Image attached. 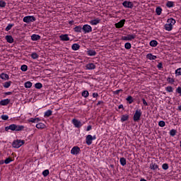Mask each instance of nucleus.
<instances>
[{"instance_id":"1","label":"nucleus","mask_w":181,"mask_h":181,"mask_svg":"<svg viewBox=\"0 0 181 181\" xmlns=\"http://www.w3.org/2000/svg\"><path fill=\"white\" fill-rule=\"evenodd\" d=\"M25 129V127L23 125H17L16 124H10L9 126H7L5 127V131L8 132V131H23Z\"/></svg>"},{"instance_id":"2","label":"nucleus","mask_w":181,"mask_h":181,"mask_svg":"<svg viewBox=\"0 0 181 181\" xmlns=\"http://www.w3.org/2000/svg\"><path fill=\"white\" fill-rule=\"evenodd\" d=\"M23 144H25V141L23 140H15L13 143H12V146L13 148H16V149L21 148V146H22V145H23Z\"/></svg>"},{"instance_id":"3","label":"nucleus","mask_w":181,"mask_h":181,"mask_svg":"<svg viewBox=\"0 0 181 181\" xmlns=\"http://www.w3.org/2000/svg\"><path fill=\"white\" fill-rule=\"evenodd\" d=\"M36 21V17L33 16H27L23 18V21L25 23H30V22H35Z\"/></svg>"},{"instance_id":"4","label":"nucleus","mask_w":181,"mask_h":181,"mask_svg":"<svg viewBox=\"0 0 181 181\" xmlns=\"http://www.w3.org/2000/svg\"><path fill=\"white\" fill-rule=\"evenodd\" d=\"M141 116H142V112L141 111V110H136L133 117L134 121L135 122L139 121V119H141Z\"/></svg>"},{"instance_id":"5","label":"nucleus","mask_w":181,"mask_h":181,"mask_svg":"<svg viewBox=\"0 0 181 181\" xmlns=\"http://www.w3.org/2000/svg\"><path fill=\"white\" fill-rule=\"evenodd\" d=\"M71 122L73 125H74L75 128H81V127L83 125V123L77 119H73Z\"/></svg>"},{"instance_id":"6","label":"nucleus","mask_w":181,"mask_h":181,"mask_svg":"<svg viewBox=\"0 0 181 181\" xmlns=\"http://www.w3.org/2000/svg\"><path fill=\"white\" fill-rule=\"evenodd\" d=\"M82 30L84 33H90L93 32V28H91V25H90L88 24H85L82 27Z\"/></svg>"},{"instance_id":"7","label":"nucleus","mask_w":181,"mask_h":181,"mask_svg":"<svg viewBox=\"0 0 181 181\" xmlns=\"http://www.w3.org/2000/svg\"><path fill=\"white\" fill-rule=\"evenodd\" d=\"M136 37V35L135 34L132 35H127V36L122 37V40H134Z\"/></svg>"},{"instance_id":"8","label":"nucleus","mask_w":181,"mask_h":181,"mask_svg":"<svg viewBox=\"0 0 181 181\" xmlns=\"http://www.w3.org/2000/svg\"><path fill=\"white\" fill-rule=\"evenodd\" d=\"M122 5L124 8H129L130 9H132V8H134V3H132V1H124L122 3Z\"/></svg>"},{"instance_id":"9","label":"nucleus","mask_w":181,"mask_h":181,"mask_svg":"<svg viewBox=\"0 0 181 181\" xmlns=\"http://www.w3.org/2000/svg\"><path fill=\"white\" fill-rule=\"evenodd\" d=\"M71 155H78L80 153V147L74 146L71 150Z\"/></svg>"},{"instance_id":"10","label":"nucleus","mask_w":181,"mask_h":181,"mask_svg":"<svg viewBox=\"0 0 181 181\" xmlns=\"http://www.w3.org/2000/svg\"><path fill=\"white\" fill-rule=\"evenodd\" d=\"M86 70H95L97 66L93 63H88L86 65Z\"/></svg>"},{"instance_id":"11","label":"nucleus","mask_w":181,"mask_h":181,"mask_svg":"<svg viewBox=\"0 0 181 181\" xmlns=\"http://www.w3.org/2000/svg\"><path fill=\"white\" fill-rule=\"evenodd\" d=\"M59 39L62 42H69L70 40V37H69V35L67 34H62L59 35Z\"/></svg>"},{"instance_id":"12","label":"nucleus","mask_w":181,"mask_h":181,"mask_svg":"<svg viewBox=\"0 0 181 181\" xmlns=\"http://www.w3.org/2000/svg\"><path fill=\"white\" fill-rule=\"evenodd\" d=\"M124 25H125V19H122L118 23H115V28H117V29H121V28L124 27Z\"/></svg>"},{"instance_id":"13","label":"nucleus","mask_w":181,"mask_h":181,"mask_svg":"<svg viewBox=\"0 0 181 181\" xmlns=\"http://www.w3.org/2000/svg\"><path fill=\"white\" fill-rule=\"evenodd\" d=\"M86 142L88 146H90V145L93 144V136L91 134H88L86 136Z\"/></svg>"},{"instance_id":"14","label":"nucleus","mask_w":181,"mask_h":181,"mask_svg":"<svg viewBox=\"0 0 181 181\" xmlns=\"http://www.w3.org/2000/svg\"><path fill=\"white\" fill-rule=\"evenodd\" d=\"M101 22V19L100 18H97L94 20H91L89 23L92 25L93 26H95V25H98Z\"/></svg>"},{"instance_id":"15","label":"nucleus","mask_w":181,"mask_h":181,"mask_svg":"<svg viewBox=\"0 0 181 181\" xmlns=\"http://www.w3.org/2000/svg\"><path fill=\"white\" fill-rule=\"evenodd\" d=\"M11 103V99L6 98L0 101V105H8Z\"/></svg>"},{"instance_id":"16","label":"nucleus","mask_w":181,"mask_h":181,"mask_svg":"<svg viewBox=\"0 0 181 181\" xmlns=\"http://www.w3.org/2000/svg\"><path fill=\"white\" fill-rule=\"evenodd\" d=\"M83 30V27L81 25H76L75 28H74V31L76 33H81Z\"/></svg>"},{"instance_id":"17","label":"nucleus","mask_w":181,"mask_h":181,"mask_svg":"<svg viewBox=\"0 0 181 181\" xmlns=\"http://www.w3.org/2000/svg\"><path fill=\"white\" fill-rule=\"evenodd\" d=\"M146 58L148 59V60H156V59H158V57L150 53L146 55Z\"/></svg>"},{"instance_id":"18","label":"nucleus","mask_w":181,"mask_h":181,"mask_svg":"<svg viewBox=\"0 0 181 181\" xmlns=\"http://www.w3.org/2000/svg\"><path fill=\"white\" fill-rule=\"evenodd\" d=\"M31 40H33V42H36V40H40V35L36 34L32 35Z\"/></svg>"},{"instance_id":"19","label":"nucleus","mask_w":181,"mask_h":181,"mask_svg":"<svg viewBox=\"0 0 181 181\" xmlns=\"http://www.w3.org/2000/svg\"><path fill=\"white\" fill-rule=\"evenodd\" d=\"M36 128H37V129H45V128H46V124L40 122L38 124H36Z\"/></svg>"},{"instance_id":"20","label":"nucleus","mask_w":181,"mask_h":181,"mask_svg":"<svg viewBox=\"0 0 181 181\" xmlns=\"http://www.w3.org/2000/svg\"><path fill=\"white\" fill-rule=\"evenodd\" d=\"M129 119V115H122L121 117V122H125V121H128Z\"/></svg>"},{"instance_id":"21","label":"nucleus","mask_w":181,"mask_h":181,"mask_svg":"<svg viewBox=\"0 0 181 181\" xmlns=\"http://www.w3.org/2000/svg\"><path fill=\"white\" fill-rule=\"evenodd\" d=\"M0 78H1V80H9V75L2 73L0 74Z\"/></svg>"},{"instance_id":"22","label":"nucleus","mask_w":181,"mask_h":181,"mask_svg":"<svg viewBox=\"0 0 181 181\" xmlns=\"http://www.w3.org/2000/svg\"><path fill=\"white\" fill-rule=\"evenodd\" d=\"M88 56H95L97 54V52L94 49H88L87 51Z\"/></svg>"},{"instance_id":"23","label":"nucleus","mask_w":181,"mask_h":181,"mask_svg":"<svg viewBox=\"0 0 181 181\" xmlns=\"http://www.w3.org/2000/svg\"><path fill=\"white\" fill-rule=\"evenodd\" d=\"M150 169H151V170H156L157 169H159V165H158L156 163H152L150 165Z\"/></svg>"},{"instance_id":"24","label":"nucleus","mask_w":181,"mask_h":181,"mask_svg":"<svg viewBox=\"0 0 181 181\" xmlns=\"http://www.w3.org/2000/svg\"><path fill=\"white\" fill-rule=\"evenodd\" d=\"M5 38L8 43H13V37H12V35H6Z\"/></svg>"},{"instance_id":"25","label":"nucleus","mask_w":181,"mask_h":181,"mask_svg":"<svg viewBox=\"0 0 181 181\" xmlns=\"http://www.w3.org/2000/svg\"><path fill=\"white\" fill-rule=\"evenodd\" d=\"M52 114H53V111L48 110L45 112L44 117L45 118H49V117H50Z\"/></svg>"},{"instance_id":"26","label":"nucleus","mask_w":181,"mask_h":181,"mask_svg":"<svg viewBox=\"0 0 181 181\" xmlns=\"http://www.w3.org/2000/svg\"><path fill=\"white\" fill-rule=\"evenodd\" d=\"M167 23L171 25V26H173V25L176 23V20H175L173 18H168L167 21Z\"/></svg>"},{"instance_id":"27","label":"nucleus","mask_w":181,"mask_h":181,"mask_svg":"<svg viewBox=\"0 0 181 181\" xmlns=\"http://www.w3.org/2000/svg\"><path fill=\"white\" fill-rule=\"evenodd\" d=\"M165 30H168V32H170V30H172V29H173V26L170 24H169V23H167L165 25Z\"/></svg>"},{"instance_id":"28","label":"nucleus","mask_w":181,"mask_h":181,"mask_svg":"<svg viewBox=\"0 0 181 181\" xmlns=\"http://www.w3.org/2000/svg\"><path fill=\"white\" fill-rule=\"evenodd\" d=\"M11 86H12V81H11L5 82L3 84V87H4V88H9L11 87Z\"/></svg>"},{"instance_id":"29","label":"nucleus","mask_w":181,"mask_h":181,"mask_svg":"<svg viewBox=\"0 0 181 181\" xmlns=\"http://www.w3.org/2000/svg\"><path fill=\"white\" fill-rule=\"evenodd\" d=\"M71 49L72 50H74V51L78 50V49H80V45L77 43L73 44L71 45Z\"/></svg>"},{"instance_id":"30","label":"nucleus","mask_w":181,"mask_h":181,"mask_svg":"<svg viewBox=\"0 0 181 181\" xmlns=\"http://www.w3.org/2000/svg\"><path fill=\"white\" fill-rule=\"evenodd\" d=\"M149 45L151 47H156L158 46V41L153 40L150 42Z\"/></svg>"},{"instance_id":"31","label":"nucleus","mask_w":181,"mask_h":181,"mask_svg":"<svg viewBox=\"0 0 181 181\" xmlns=\"http://www.w3.org/2000/svg\"><path fill=\"white\" fill-rule=\"evenodd\" d=\"M14 26H15V24H13V23H9V24L6 26V29H5L6 32H9V30H11V29H12V28H13Z\"/></svg>"},{"instance_id":"32","label":"nucleus","mask_w":181,"mask_h":181,"mask_svg":"<svg viewBox=\"0 0 181 181\" xmlns=\"http://www.w3.org/2000/svg\"><path fill=\"white\" fill-rule=\"evenodd\" d=\"M167 8H173L175 6V2L173 1H168L166 3Z\"/></svg>"},{"instance_id":"33","label":"nucleus","mask_w":181,"mask_h":181,"mask_svg":"<svg viewBox=\"0 0 181 181\" xmlns=\"http://www.w3.org/2000/svg\"><path fill=\"white\" fill-rule=\"evenodd\" d=\"M156 13L159 16L162 14V8L160 6H158L156 8Z\"/></svg>"},{"instance_id":"34","label":"nucleus","mask_w":181,"mask_h":181,"mask_svg":"<svg viewBox=\"0 0 181 181\" xmlns=\"http://www.w3.org/2000/svg\"><path fill=\"white\" fill-rule=\"evenodd\" d=\"M126 101L129 103V104H132L134 103V98L132 96L129 95L126 98Z\"/></svg>"},{"instance_id":"35","label":"nucleus","mask_w":181,"mask_h":181,"mask_svg":"<svg viewBox=\"0 0 181 181\" xmlns=\"http://www.w3.org/2000/svg\"><path fill=\"white\" fill-rule=\"evenodd\" d=\"M120 164L122 165V166H125V165H127V159H125V158H121Z\"/></svg>"},{"instance_id":"36","label":"nucleus","mask_w":181,"mask_h":181,"mask_svg":"<svg viewBox=\"0 0 181 181\" xmlns=\"http://www.w3.org/2000/svg\"><path fill=\"white\" fill-rule=\"evenodd\" d=\"M24 87L25 88H30V87H32V82H30V81L25 82L24 84Z\"/></svg>"},{"instance_id":"37","label":"nucleus","mask_w":181,"mask_h":181,"mask_svg":"<svg viewBox=\"0 0 181 181\" xmlns=\"http://www.w3.org/2000/svg\"><path fill=\"white\" fill-rule=\"evenodd\" d=\"M31 57L32 59H33L34 60H36V59H39V54H37V53L36 52H33L31 54Z\"/></svg>"},{"instance_id":"38","label":"nucleus","mask_w":181,"mask_h":181,"mask_svg":"<svg viewBox=\"0 0 181 181\" xmlns=\"http://www.w3.org/2000/svg\"><path fill=\"white\" fill-rule=\"evenodd\" d=\"M90 95V93H88V90H84L82 92V97H84V98H87Z\"/></svg>"},{"instance_id":"39","label":"nucleus","mask_w":181,"mask_h":181,"mask_svg":"<svg viewBox=\"0 0 181 181\" xmlns=\"http://www.w3.org/2000/svg\"><path fill=\"white\" fill-rule=\"evenodd\" d=\"M177 131H176V129H173L170 131V136H175V135H176Z\"/></svg>"},{"instance_id":"40","label":"nucleus","mask_w":181,"mask_h":181,"mask_svg":"<svg viewBox=\"0 0 181 181\" xmlns=\"http://www.w3.org/2000/svg\"><path fill=\"white\" fill-rule=\"evenodd\" d=\"M49 174H50V172L49 171V170H45L42 172V175L44 176V177H47V176H49Z\"/></svg>"},{"instance_id":"41","label":"nucleus","mask_w":181,"mask_h":181,"mask_svg":"<svg viewBox=\"0 0 181 181\" xmlns=\"http://www.w3.org/2000/svg\"><path fill=\"white\" fill-rule=\"evenodd\" d=\"M21 71H28V66L26 64H23L21 66Z\"/></svg>"},{"instance_id":"42","label":"nucleus","mask_w":181,"mask_h":181,"mask_svg":"<svg viewBox=\"0 0 181 181\" xmlns=\"http://www.w3.org/2000/svg\"><path fill=\"white\" fill-rule=\"evenodd\" d=\"M35 88L40 90V88H42V87H43V85L40 83H37L35 84Z\"/></svg>"},{"instance_id":"43","label":"nucleus","mask_w":181,"mask_h":181,"mask_svg":"<svg viewBox=\"0 0 181 181\" xmlns=\"http://www.w3.org/2000/svg\"><path fill=\"white\" fill-rule=\"evenodd\" d=\"M165 90L168 93H173V88L172 86H167Z\"/></svg>"},{"instance_id":"44","label":"nucleus","mask_w":181,"mask_h":181,"mask_svg":"<svg viewBox=\"0 0 181 181\" xmlns=\"http://www.w3.org/2000/svg\"><path fill=\"white\" fill-rule=\"evenodd\" d=\"M6 6V2L4 1V0L0 1V8H5Z\"/></svg>"},{"instance_id":"45","label":"nucleus","mask_w":181,"mask_h":181,"mask_svg":"<svg viewBox=\"0 0 181 181\" xmlns=\"http://www.w3.org/2000/svg\"><path fill=\"white\" fill-rule=\"evenodd\" d=\"M158 125L159 127H161V128H163V127L166 125V123L165 122V121L161 120L158 122Z\"/></svg>"},{"instance_id":"46","label":"nucleus","mask_w":181,"mask_h":181,"mask_svg":"<svg viewBox=\"0 0 181 181\" xmlns=\"http://www.w3.org/2000/svg\"><path fill=\"white\" fill-rule=\"evenodd\" d=\"M167 81H168L170 84H173V83H175V79H173V78L168 77V78H167Z\"/></svg>"},{"instance_id":"47","label":"nucleus","mask_w":181,"mask_h":181,"mask_svg":"<svg viewBox=\"0 0 181 181\" xmlns=\"http://www.w3.org/2000/svg\"><path fill=\"white\" fill-rule=\"evenodd\" d=\"M124 47H125V49H127V50H129V49H131V47H132L131 43H129V42H126L125 45H124Z\"/></svg>"},{"instance_id":"48","label":"nucleus","mask_w":181,"mask_h":181,"mask_svg":"<svg viewBox=\"0 0 181 181\" xmlns=\"http://www.w3.org/2000/svg\"><path fill=\"white\" fill-rule=\"evenodd\" d=\"M162 168L164 170H168L169 169V165L168 163H164L162 165Z\"/></svg>"},{"instance_id":"49","label":"nucleus","mask_w":181,"mask_h":181,"mask_svg":"<svg viewBox=\"0 0 181 181\" xmlns=\"http://www.w3.org/2000/svg\"><path fill=\"white\" fill-rule=\"evenodd\" d=\"M11 162H12V158H6V159L4 160V163H5L6 165H8V164L11 163Z\"/></svg>"},{"instance_id":"50","label":"nucleus","mask_w":181,"mask_h":181,"mask_svg":"<svg viewBox=\"0 0 181 181\" xmlns=\"http://www.w3.org/2000/svg\"><path fill=\"white\" fill-rule=\"evenodd\" d=\"M9 119V117L7 115H1V119L4 121H6Z\"/></svg>"},{"instance_id":"51","label":"nucleus","mask_w":181,"mask_h":181,"mask_svg":"<svg viewBox=\"0 0 181 181\" xmlns=\"http://www.w3.org/2000/svg\"><path fill=\"white\" fill-rule=\"evenodd\" d=\"M175 74L176 76H181V68H178L175 70Z\"/></svg>"},{"instance_id":"52","label":"nucleus","mask_w":181,"mask_h":181,"mask_svg":"<svg viewBox=\"0 0 181 181\" xmlns=\"http://www.w3.org/2000/svg\"><path fill=\"white\" fill-rule=\"evenodd\" d=\"M28 122H32L33 124L36 123V118L31 117L28 119Z\"/></svg>"},{"instance_id":"53","label":"nucleus","mask_w":181,"mask_h":181,"mask_svg":"<svg viewBox=\"0 0 181 181\" xmlns=\"http://www.w3.org/2000/svg\"><path fill=\"white\" fill-rule=\"evenodd\" d=\"M157 67L158 70H161V69L163 68V64H162V62L158 63V64L157 65Z\"/></svg>"},{"instance_id":"54","label":"nucleus","mask_w":181,"mask_h":181,"mask_svg":"<svg viewBox=\"0 0 181 181\" xmlns=\"http://www.w3.org/2000/svg\"><path fill=\"white\" fill-rule=\"evenodd\" d=\"M141 101L143 102V104H144V105H145V107H148V105H149L148 104V103L146 102V100H145V98H142Z\"/></svg>"},{"instance_id":"55","label":"nucleus","mask_w":181,"mask_h":181,"mask_svg":"<svg viewBox=\"0 0 181 181\" xmlns=\"http://www.w3.org/2000/svg\"><path fill=\"white\" fill-rule=\"evenodd\" d=\"M176 93H177L178 94H180V97H181V87L179 86L176 89Z\"/></svg>"},{"instance_id":"56","label":"nucleus","mask_w":181,"mask_h":181,"mask_svg":"<svg viewBox=\"0 0 181 181\" xmlns=\"http://www.w3.org/2000/svg\"><path fill=\"white\" fill-rule=\"evenodd\" d=\"M93 129V127H91V125H88V127H87V129H86V131H91V129Z\"/></svg>"},{"instance_id":"57","label":"nucleus","mask_w":181,"mask_h":181,"mask_svg":"<svg viewBox=\"0 0 181 181\" xmlns=\"http://www.w3.org/2000/svg\"><path fill=\"white\" fill-rule=\"evenodd\" d=\"M93 98H97V97H98V94L97 93H93Z\"/></svg>"},{"instance_id":"58","label":"nucleus","mask_w":181,"mask_h":181,"mask_svg":"<svg viewBox=\"0 0 181 181\" xmlns=\"http://www.w3.org/2000/svg\"><path fill=\"white\" fill-rule=\"evenodd\" d=\"M121 91H122V89L117 90L115 91V94H119V93H121Z\"/></svg>"},{"instance_id":"59","label":"nucleus","mask_w":181,"mask_h":181,"mask_svg":"<svg viewBox=\"0 0 181 181\" xmlns=\"http://www.w3.org/2000/svg\"><path fill=\"white\" fill-rule=\"evenodd\" d=\"M118 109H119V110H121V109L124 110V105H119L118 106Z\"/></svg>"},{"instance_id":"60","label":"nucleus","mask_w":181,"mask_h":181,"mask_svg":"<svg viewBox=\"0 0 181 181\" xmlns=\"http://www.w3.org/2000/svg\"><path fill=\"white\" fill-rule=\"evenodd\" d=\"M104 102L103 100H100L98 102V103L96 104V105H100V104H103Z\"/></svg>"},{"instance_id":"61","label":"nucleus","mask_w":181,"mask_h":181,"mask_svg":"<svg viewBox=\"0 0 181 181\" xmlns=\"http://www.w3.org/2000/svg\"><path fill=\"white\" fill-rule=\"evenodd\" d=\"M11 94H12V92H6L5 93L6 95H11Z\"/></svg>"},{"instance_id":"62","label":"nucleus","mask_w":181,"mask_h":181,"mask_svg":"<svg viewBox=\"0 0 181 181\" xmlns=\"http://www.w3.org/2000/svg\"><path fill=\"white\" fill-rule=\"evenodd\" d=\"M35 120L37 122H39L40 121H41V119L39 117H36Z\"/></svg>"},{"instance_id":"63","label":"nucleus","mask_w":181,"mask_h":181,"mask_svg":"<svg viewBox=\"0 0 181 181\" xmlns=\"http://www.w3.org/2000/svg\"><path fill=\"white\" fill-rule=\"evenodd\" d=\"M69 23V25H73V23H74V21H70Z\"/></svg>"},{"instance_id":"64","label":"nucleus","mask_w":181,"mask_h":181,"mask_svg":"<svg viewBox=\"0 0 181 181\" xmlns=\"http://www.w3.org/2000/svg\"><path fill=\"white\" fill-rule=\"evenodd\" d=\"M140 181H146V180L145 178H141Z\"/></svg>"}]
</instances>
